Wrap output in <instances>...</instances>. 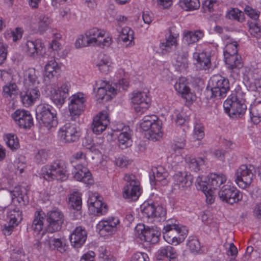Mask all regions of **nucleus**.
Wrapping results in <instances>:
<instances>
[{"label": "nucleus", "mask_w": 261, "mask_h": 261, "mask_svg": "<svg viewBox=\"0 0 261 261\" xmlns=\"http://www.w3.org/2000/svg\"><path fill=\"white\" fill-rule=\"evenodd\" d=\"M41 174L48 181L56 179L64 181L69 176L67 163L63 160H57L50 164L44 166L41 170Z\"/></svg>", "instance_id": "nucleus-1"}, {"label": "nucleus", "mask_w": 261, "mask_h": 261, "mask_svg": "<svg viewBox=\"0 0 261 261\" xmlns=\"http://www.w3.org/2000/svg\"><path fill=\"white\" fill-rule=\"evenodd\" d=\"M36 119L48 130L55 128L58 124L56 110L51 106L43 103L38 105L36 109Z\"/></svg>", "instance_id": "nucleus-2"}, {"label": "nucleus", "mask_w": 261, "mask_h": 261, "mask_svg": "<svg viewBox=\"0 0 261 261\" xmlns=\"http://www.w3.org/2000/svg\"><path fill=\"white\" fill-rule=\"evenodd\" d=\"M162 121L155 115L144 116L140 123L141 128L145 132L146 137L153 141L162 137Z\"/></svg>", "instance_id": "nucleus-3"}, {"label": "nucleus", "mask_w": 261, "mask_h": 261, "mask_svg": "<svg viewBox=\"0 0 261 261\" xmlns=\"http://www.w3.org/2000/svg\"><path fill=\"white\" fill-rule=\"evenodd\" d=\"M240 95L239 92L231 94L223 103L225 112L230 117H241L247 110L245 100Z\"/></svg>", "instance_id": "nucleus-4"}, {"label": "nucleus", "mask_w": 261, "mask_h": 261, "mask_svg": "<svg viewBox=\"0 0 261 261\" xmlns=\"http://www.w3.org/2000/svg\"><path fill=\"white\" fill-rule=\"evenodd\" d=\"M188 233V229L185 226L175 224H167L163 229L165 240L171 244L177 245L182 242Z\"/></svg>", "instance_id": "nucleus-5"}, {"label": "nucleus", "mask_w": 261, "mask_h": 261, "mask_svg": "<svg viewBox=\"0 0 261 261\" xmlns=\"http://www.w3.org/2000/svg\"><path fill=\"white\" fill-rule=\"evenodd\" d=\"M208 87L211 88V97L217 98L225 97L230 90L228 80L219 74L214 75L211 77Z\"/></svg>", "instance_id": "nucleus-6"}, {"label": "nucleus", "mask_w": 261, "mask_h": 261, "mask_svg": "<svg viewBox=\"0 0 261 261\" xmlns=\"http://www.w3.org/2000/svg\"><path fill=\"white\" fill-rule=\"evenodd\" d=\"M125 182L123 189V197L131 200H137L141 194L140 184L135 175L126 173L123 177Z\"/></svg>", "instance_id": "nucleus-7"}, {"label": "nucleus", "mask_w": 261, "mask_h": 261, "mask_svg": "<svg viewBox=\"0 0 261 261\" xmlns=\"http://www.w3.org/2000/svg\"><path fill=\"white\" fill-rule=\"evenodd\" d=\"M140 208L143 216L148 219H155L159 221H164L166 219V208L151 200L145 201L141 205Z\"/></svg>", "instance_id": "nucleus-8"}, {"label": "nucleus", "mask_w": 261, "mask_h": 261, "mask_svg": "<svg viewBox=\"0 0 261 261\" xmlns=\"http://www.w3.org/2000/svg\"><path fill=\"white\" fill-rule=\"evenodd\" d=\"M135 235L141 240L155 244L158 242L161 236V229L156 226L150 227L144 224H138L135 228Z\"/></svg>", "instance_id": "nucleus-9"}, {"label": "nucleus", "mask_w": 261, "mask_h": 261, "mask_svg": "<svg viewBox=\"0 0 261 261\" xmlns=\"http://www.w3.org/2000/svg\"><path fill=\"white\" fill-rule=\"evenodd\" d=\"M227 181L226 176L222 173H211L208 176L207 181L197 179L196 188L197 189H208L210 190H216L218 188L220 190L222 186Z\"/></svg>", "instance_id": "nucleus-10"}, {"label": "nucleus", "mask_w": 261, "mask_h": 261, "mask_svg": "<svg viewBox=\"0 0 261 261\" xmlns=\"http://www.w3.org/2000/svg\"><path fill=\"white\" fill-rule=\"evenodd\" d=\"M218 196L223 201L230 205L242 200V193L234 186L224 185L218 192Z\"/></svg>", "instance_id": "nucleus-11"}, {"label": "nucleus", "mask_w": 261, "mask_h": 261, "mask_svg": "<svg viewBox=\"0 0 261 261\" xmlns=\"http://www.w3.org/2000/svg\"><path fill=\"white\" fill-rule=\"evenodd\" d=\"M68 108L72 120L75 121L84 111L86 99L83 93L78 92L69 98Z\"/></svg>", "instance_id": "nucleus-12"}, {"label": "nucleus", "mask_w": 261, "mask_h": 261, "mask_svg": "<svg viewBox=\"0 0 261 261\" xmlns=\"http://www.w3.org/2000/svg\"><path fill=\"white\" fill-rule=\"evenodd\" d=\"M81 136L80 128L75 123H65L58 131V137L64 143L77 141Z\"/></svg>", "instance_id": "nucleus-13"}, {"label": "nucleus", "mask_w": 261, "mask_h": 261, "mask_svg": "<svg viewBox=\"0 0 261 261\" xmlns=\"http://www.w3.org/2000/svg\"><path fill=\"white\" fill-rule=\"evenodd\" d=\"M253 169L251 166L248 167L246 165H242L236 170L235 182L240 188L245 189L250 186L255 176L252 172Z\"/></svg>", "instance_id": "nucleus-14"}, {"label": "nucleus", "mask_w": 261, "mask_h": 261, "mask_svg": "<svg viewBox=\"0 0 261 261\" xmlns=\"http://www.w3.org/2000/svg\"><path fill=\"white\" fill-rule=\"evenodd\" d=\"M46 217L48 223L47 232L53 233L61 230L64 221V216L61 211L58 209L50 211L47 213Z\"/></svg>", "instance_id": "nucleus-15"}, {"label": "nucleus", "mask_w": 261, "mask_h": 261, "mask_svg": "<svg viewBox=\"0 0 261 261\" xmlns=\"http://www.w3.org/2000/svg\"><path fill=\"white\" fill-rule=\"evenodd\" d=\"M11 117L15 124L19 127L29 129L34 124L33 118L28 111L23 109H17L11 114Z\"/></svg>", "instance_id": "nucleus-16"}, {"label": "nucleus", "mask_w": 261, "mask_h": 261, "mask_svg": "<svg viewBox=\"0 0 261 261\" xmlns=\"http://www.w3.org/2000/svg\"><path fill=\"white\" fill-rule=\"evenodd\" d=\"M120 223L117 217L111 216L103 219L96 225V229L101 235L111 234L117 230V226Z\"/></svg>", "instance_id": "nucleus-17"}, {"label": "nucleus", "mask_w": 261, "mask_h": 261, "mask_svg": "<svg viewBox=\"0 0 261 261\" xmlns=\"http://www.w3.org/2000/svg\"><path fill=\"white\" fill-rule=\"evenodd\" d=\"M44 47V44L41 39L27 40L23 46L26 55L33 59L41 55Z\"/></svg>", "instance_id": "nucleus-18"}, {"label": "nucleus", "mask_w": 261, "mask_h": 261, "mask_svg": "<svg viewBox=\"0 0 261 261\" xmlns=\"http://www.w3.org/2000/svg\"><path fill=\"white\" fill-rule=\"evenodd\" d=\"M110 123V118L108 112L103 110L94 117L91 128L94 134L99 135L107 128Z\"/></svg>", "instance_id": "nucleus-19"}, {"label": "nucleus", "mask_w": 261, "mask_h": 261, "mask_svg": "<svg viewBox=\"0 0 261 261\" xmlns=\"http://www.w3.org/2000/svg\"><path fill=\"white\" fill-rule=\"evenodd\" d=\"M224 59L230 76L234 79H238L240 76V69L243 67L241 56H232Z\"/></svg>", "instance_id": "nucleus-20"}, {"label": "nucleus", "mask_w": 261, "mask_h": 261, "mask_svg": "<svg viewBox=\"0 0 261 261\" xmlns=\"http://www.w3.org/2000/svg\"><path fill=\"white\" fill-rule=\"evenodd\" d=\"M20 93L21 100L24 106L29 107L35 103L39 99L40 93L38 88H27Z\"/></svg>", "instance_id": "nucleus-21"}, {"label": "nucleus", "mask_w": 261, "mask_h": 261, "mask_svg": "<svg viewBox=\"0 0 261 261\" xmlns=\"http://www.w3.org/2000/svg\"><path fill=\"white\" fill-rule=\"evenodd\" d=\"M132 102L137 105L135 109L138 112H144L150 106V98L144 92H136L133 93Z\"/></svg>", "instance_id": "nucleus-22"}, {"label": "nucleus", "mask_w": 261, "mask_h": 261, "mask_svg": "<svg viewBox=\"0 0 261 261\" xmlns=\"http://www.w3.org/2000/svg\"><path fill=\"white\" fill-rule=\"evenodd\" d=\"M152 175H149L150 182L151 185L159 184L161 185H166L168 181L167 177L169 175L167 170L162 166L154 167L151 170Z\"/></svg>", "instance_id": "nucleus-23"}, {"label": "nucleus", "mask_w": 261, "mask_h": 261, "mask_svg": "<svg viewBox=\"0 0 261 261\" xmlns=\"http://www.w3.org/2000/svg\"><path fill=\"white\" fill-rule=\"evenodd\" d=\"M87 238V233L85 228L82 226L76 227L70 234V241L74 248L81 247L85 243Z\"/></svg>", "instance_id": "nucleus-24"}, {"label": "nucleus", "mask_w": 261, "mask_h": 261, "mask_svg": "<svg viewBox=\"0 0 261 261\" xmlns=\"http://www.w3.org/2000/svg\"><path fill=\"white\" fill-rule=\"evenodd\" d=\"M74 168L77 170L74 175V178L75 179L87 185L93 184L94 180L92 174L86 167L79 164L76 165Z\"/></svg>", "instance_id": "nucleus-25"}, {"label": "nucleus", "mask_w": 261, "mask_h": 261, "mask_svg": "<svg viewBox=\"0 0 261 261\" xmlns=\"http://www.w3.org/2000/svg\"><path fill=\"white\" fill-rule=\"evenodd\" d=\"M193 58L196 61L195 64L196 67L200 70H206L210 68L211 56L206 51L194 53Z\"/></svg>", "instance_id": "nucleus-26"}, {"label": "nucleus", "mask_w": 261, "mask_h": 261, "mask_svg": "<svg viewBox=\"0 0 261 261\" xmlns=\"http://www.w3.org/2000/svg\"><path fill=\"white\" fill-rule=\"evenodd\" d=\"M177 253L176 249L171 246H166L161 247L156 252V258L162 260L167 258L169 261H176Z\"/></svg>", "instance_id": "nucleus-27"}, {"label": "nucleus", "mask_w": 261, "mask_h": 261, "mask_svg": "<svg viewBox=\"0 0 261 261\" xmlns=\"http://www.w3.org/2000/svg\"><path fill=\"white\" fill-rule=\"evenodd\" d=\"M35 68H29L24 73V84L27 88H38L39 84Z\"/></svg>", "instance_id": "nucleus-28"}, {"label": "nucleus", "mask_w": 261, "mask_h": 261, "mask_svg": "<svg viewBox=\"0 0 261 261\" xmlns=\"http://www.w3.org/2000/svg\"><path fill=\"white\" fill-rule=\"evenodd\" d=\"M174 184L179 188H186L192 185V178L190 174L178 172L173 176Z\"/></svg>", "instance_id": "nucleus-29"}, {"label": "nucleus", "mask_w": 261, "mask_h": 261, "mask_svg": "<svg viewBox=\"0 0 261 261\" xmlns=\"http://www.w3.org/2000/svg\"><path fill=\"white\" fill-rule=\"evenodd\" d=\"M120 132L118 136L119 146L122 149H124L131 145L132 140L129 127L123 126L120 129Z\"/></svg>", "instance_id": "nucleus-30"}, {"label": "nucleus", "mask_w": 261, "mask_h": 261, "mask_svg": "<svg viewBox=\"0 0 261 261\" xmlns=\"http://www.w3.org/2000/svg\"><path fill=\"white\" fill-rule=\"evenodd\" d=\"M45 217V215L42 211L35 213L31 229L36 234H39L43 230Z\"/></svg>", "instance_id": "nucleus-31"}, {"label": "nucleus", "mask_w": 261, "mask_h": 261, "mask_svg": "<svg viewBox=\"0 0 261 261\" xmlns=\"http://www.w3.org/2000/svg\"><path fill=\"white\" fill-rule=\"evenodd\" d=\"M100 198V197H95L94 201L92 198L88 200L89 206L93 207V211L97 216L105 215L108 211V206L103 203Z\"/></svg>", "instance_id": "nucleus-32"}, {"label": "nucleus", "mask_w": 261, "mask_h": 261, "mask_svg": "<svg viewBox=\"0 0 261 261\" xmlns=\"http://www.w3.org/2000/svg\"><path fill=\"white\" fill-rule=\"evenodd\" d=\"M111 59L109 56L105 54L99 55L96 66L101 73H108L111 70Z\"/></svg>", "instance_id": "nucleus-33"}, {"label": "nucleus", "mask_w": 261, "mask_h": 261, "mask_svg": "<svg viewBox=\"0 0 261 261\" xmlns=\"http://www.w3.org/2000/svg\"><path fill=\"white\" fill-rule=\"evenodd\" d=\"M176 91L181 94L182 97L187 101H193L195 98L194 95L190 91V88L184 82H177L174 85Z\"/></svg>", "instance_id": "nucleus-34"}, {"label": "nucleus", "mask_w": 261, "mask_h": 261, "mask_svg": "<svg viewBox=\"0 0 261 261\" xmlns=\"http://www.w3.org/2000/svg\"><path fill=\"white\" fill-rule=\"evenodd\" d=\"M188 52L187 46L184 45L180 50L177 51L176 65L181 69H185L188 66Z\"/></svg>", "instance_id": "nucleus-35"}, {"label": "nucleus", "mask_w": 261, "mask_h": 261, "mask_svg": "<svg viewBox=\"0 0 261 261\" xmlns=\"http://www.w3.org/2000/svg\"><path fill=\"white\" fill-rule=\"evenodd\" d=\"M85 35L87 37L91 44L93 45L96 43H100L102 42L100 38H103L105 34L103 31L94 28L86 31Z\"/></svg>", "instance_id": "nucleus-36"}, {"label": "nucleus", "mask_w": 261, "mask_h": 261, "mask_svg": "<svg viewBox=\"0 0 261 261\" xmlns=\"http://www.w3.org/2000/svg\"><path fill=\"white\" fill-rule=\"evenodd\" d=\"M45 76L49 79L57 76L60 72V68L55 59L48 61L45 68Z\"/></svg>", "instance_id": "nucleus-37"}, {"label": "nucleus", "mask_w": 261, "mask_h": 261, "mask_svg": "<svg viewBox=\"0 0 261 261\" xmlns=\"http://www.w3.org/2000/svg\"><path fill=\"white\" fill-rule=\"evenodd\" d=\"M250 118L254 124L261 121V101H256L249 108Z\"/></svg>", "instance_id": "nucleus-38"}, {"label": "nucleus", "mask_w": 261, "mask_h": 261, "mask_svg": "<svg viewBox=\"0 0 261 261\" xmlns=\"http://www.w3.org/2000/svg\"><path fill=\"white\" fill-rule=\"evenodd\" d=\"M203 35V33L199 30L194 32L190 31L185 35L183 38V42L186 44L185 46H187V45L196 42L202 38Z\"/></svg>", "instance_id": "nucleus-39"}, {"label": "nucleus", "mask_w": 261, "mask_h": 261, "mask_svg": "<svg viewBox=\"0 0 261 261\" xmlns=\"http://www.w3.org/2000/svg\"><path fill=\"white\" fill-rule=\"evenodd\" d=\"M178 4L181 9L187 11L197 10L200 6L199 0H179Z\"/></svg>", "instance_id": "nucleus-40"}, {"label": "nucleus", "mask_w": 261, "mask_h": 261, "mask_svg": "<svg viewBox=\"0 0 261 261\" xmlns=\"http://www.w3.org/2000/svg\"><path fill=\"white\" fill-rule=\"evenodd\" d=\"M187 163L190 170L194 172H197L200 170L201 165H203L205 162L204 158H194L188 157L186 159Z\"/></svg>", "instance_id": "nucleus-41"}, {"label": "nucleus", "mask_w": 261, "mask_h": 261, "mask_svg": "<svg viewBox=\"0 0 261 261\" xmlns=\"http://www.w3.org/2000/svg\"><path fill=\"white\" fill-rule=\"evenodd\" d=\"M69 204L73 209L79 211L82 207V198L81 194L77 192H74L69 197Z\"/></svg>", "instance_id": "nucleus-42"}, {"label": "nucleus", "mask_w": 261, "mask_h": 261, "mask_svg": "<svg viewBox=\"0 0 261 261\" xmlns=\"http://www.w3.org/2000/svg\"><path fill=\"white\" fill-rule=\"evenodd\" d=\"M226 17L229 19L234 20L240 22L245 20L244 13L237 8H232L229 10L226 13Z\"/></svg>", "instance_id": "nucleus-43"}, {"label": "nucleus", "mask_w": 261, "mask_h": 261, "mask_svg": "<svg viewBox=\"0 0 261 261\" xmlns=\"http://www.w3.org/2000/svg\"><path fill=\"white\" fill-rule=\"evenodd\" d=\"M50 157L48 150L41 149L38 150L34 156L35 162L38 164L45 163Z\"/></svg>", "instance_id": "nucleus-44"}, {"label": "nucleus", "mask_w": 261, "mask_h": 261, "mask_svg": "<svg viewBox=\"0 0 261 261\" xmlns=\"http://www.w3.org/2000/svg\"><path fill=\"white\" fill-rule=\"evenodd\" d=\"M50 99L57 106H62L65 102L67 98L57 89H53L50 91Z\"/></svg>", "instance_id": "nucleus-45"}, {"label": "nucleus", "mask_w": 261, "mask_h": 261, "mask_svg": "<svg viewBox=\"0 0 261 261\" xmlns=\"http://www.w3.org/2000/svg\"><path fill=\"white\" fill-rule=\"evenodd\" d=\"M97 94L96 97L97 100L99 102L103 101H108L111 98V94H113L115 91L112 90H107L106 89L103 88H96Z\"/></svg>", "instance_id": "nucleus-46"}, {"label": "nucleus", "mask_w": 261, "mask_h": 261, "mask_svg": "<svg viewBox=\"0 0 261 261\" xmlns=\"http://www.w3.org/2000/svg\"><path fill=\"white\" fill-rule=\"evenodd\" d=\"M51 22V19L48 16L41 15L39 16L38 22V30L40 33H43L46 31L49 28Z\"/></svg>", "instance_id": "nucleus-47"}, {"label": "nucleus", "mask_w": 261, "mask_h": 261, "mask_svg": "<svg viewBox=\"0 0 261 261\" xmlns=\"http://www.w3.org/2000/svg\"><path fill=\"white\" fill-rule=\"evenodd\" d=\"M238 44L236 42L229 43L226 44L224 51V58L231 56H240L238 54Z\"/></svg>", "instance_id": "nucleus-48"}, {"label": "nucleus", "mask_w": 261, "mask_h": 261, "mask_svg": "<svg viewBox=\"0 0 261 261\" xmlns=\"http://www.w3.org/2000/svg\"><path fill=\"white\" fill-rule=\"evenodd\" d=\"M17 86L14 83H9L8 85L4 86L3 88V96L5 97H12L15 95L17 91Z\"/></svg>", "instance_id": "nucleus-49"}, {"label": "nucleus", "mask_w": 261, "mask_h": 261, "mask_svg": "<svg viewBox=\"0 0 261 261\" xmlns=\"http://www.w3.org/2000/svg\"><path fill=\"white\" fill-rule=\"evenodd\" d=\"M119 38L124 42H126L128 41H132L134 39L133 30L129 27H124L121 30Z\"/></svg>", "instance_id": "nucleus-50"}, {"label": "nucleus", "mask_w": 261, "mask_h": 261, "mask_svg": "<svg viewBox=\"0 0 261 261\" xmlns=\"http://www.w3.org/2000/svg\"><path fill=\"white\" fill-rule=\"evenodd\" d=\"M21 212L18 208H15L7 212V219L9 222L11 224L17 225V220L21 218Z\"/></svg>", "instance_id": "nucleus-51"}, {"label": "nucleus", "mask_w": 261, "mask_h": 261, "mask_svg": "<svg viewBox=\"0 0 261 261\" xmlns=\"http://www.w3.org/2000/svg\"><path fill=\"white\" fill-rule=\"evenodd\" d=\"M50 244L54 246L55 249L61 253L65 252L68 248V246L60 239H53L50 241Z\"/></svg>", "instance_id": "nucleus-52"}, {"label": "nucleus", "mask_w": 261, "mask_h": 261, "mask_svg": "<svg viewBox=\"0 0 261 261\" xmlns=\"http://www.w3.org/2000/svg\"><path fill=\"white\" fill-rule=\"evenodd\" d=\"M6 143L12 150H16L19 146L17 136L14 134H9L6 136Z\"/></svg>", "instance_id": "nucleus-53"}, {"label": "nucleus", "mask_w": 261, "mask_h": 261, "mask_svg": "<svg viewBox=\"0 0 261 261\" xmlns=\"http://www.w3.org/2000/svg\"><path fill=\"white\" fill-rule=\"evenodd\" d=\"M174 27L169 28L168 30L169 34L166 35L165 40L173 44V45H175V47H176L178 44L177 38L178 34L174 32Z\"/></svg>", "instance_id": "nucleus-54"}, {"label": "nucleus", "mask_w": 261, "mask_h": 261, "mask_svg": "<svg viewBox=\"0 0 261 261\" xmlns=\"http://www.w3.org/2000/svg\"><path fill=\"white\" fill-rule=\"evenodd\" d=\"M249 32L254 37L261 35V25L255 22H248Z\"/></svg>", "instance_id": "nucleus-55"}, {"label": "nucleus", "mask_w": 261, "mask_h": 261, "mask_svg": "<svg viewBox=\"0 0 261 261\" xmlns=\"http://www.w3.org/2000/svg\"><path fill=\"white\" fill-rule=\"evenodd\" d=\"M194 135L198 140H201L204 136V127L201 123L196 122L194 126Z\"/></svg>", "instance_id": "nucleus-56"}, {"label": "nucleus", "mask_w": 261, "mask_h": 261, "mask_svg": "<svg viewBox=\"0 0 261 261\" xmlns=\"http://www.w3.org/2000/svg\"><path fill=\"white\" fill-rule=\"evenodd\" d=\"M175 143L172 145V149L175 152L180 153V151L184 148L186 145V140L182 137L177 138L174 141Z\"/></svg>", "instance_id": "nucleus-57"}, {"label": "nucleus", "mask_w": 261, "mask_h": 261, "mask_svg": "<svg viewBox=\"0 0 261 261\" xmlns=\"http://www.w3.org/2000/svg\"><path fill=\"white\" fill-rule=\"evenodd\" d=\"M100 88L106 89L107 90H112V91H115V88L112 87L109 82L102 80H99L95 82V85L93 86V90L95 91L96 88Z\"/></svg>", "instance_id": "nucleus-58"}, {"label": "nucleus", "mask_w": 261, "mask_h": 261, "mask_svg": "<svg viewBox=\"0 0 261 261\" xmlns=\"http://www.w3.org/2000/svg\"><path fill=\"white\" fill-rule=\"evenodd\" d=\"M91 45L87 37L85 35V36L80 35L75 42V46L76 48H82Z\"/></svg>", "instance_id": "nucleus-59"}, {"label": "nucleus", "mask_w": 261, "mask_h": 261, "mask_svg": "<svg viewBox=\"0 0 261 261\" xmlns=\"http://www.w3.org/2000/svg\"><path fill=\"white\" fill-rule=\"evenodd\" d=\"M244 12L246 15L254 20H257L260 15L259 11L256 9H253L252 7L249 6H246L245 7Z\"/></svg>", "instance_id": "nucleus-60"}, {"label": "nucleus", "mask_w": 261, "mask_h": 261, "mask_svg": "<svg viewBox=\"0 0 261 261\" xmlns=\"http://www.w3.org/2000/svg\"><path fill=\"white\" fill-rule=\"evenodd\" d=\"M187 246L192 252H198L200 249V243L196 239L189 240L187 243Z\"/></svg>", "instance_id": "nucleus-61"}, {"label": "nucleus", "mask_w": 261, "mask_h": 261, "mask_svg": "<svg viewBox=\"0 0 261 261\" xmlns=\"http://www.w3.org/2000/svg\"><path fill=\"white\" fill-rule=\"evenodd\" d=\"M131 261H149V258L146 253L138 252L133 254Z\"/></svg>", "instance_id": "nucleus-62"}, {"label": "nucleus", "mask_w": 261, "mask_h": 261, "mask_svg": "<svg viewBox=\"0 0 261 261\" xmlns=\"http://www.w3.org/2000/svg\"><path fill=\"white\" fill-rule=\"evenodd\" d=\"M159 47L162 53L165 54L171 52L172 49V47H175V45L165 40V42L160 43Z\"/></svg>", "instance_id": "nucleus-63"}, {"label": "nucleus", "mask_w": 261, "mask_h": 261, "mask_svg": "<svg viewBox=\"0 0 261 261\" xmlns=\"http://www.w3.org/2000/svg\"><path fill=\"white\" fill-rule=\"evenodd\" d=\"M7 53V45L0 41V64L6 60Z\"/></svg>", "instance_id": "nucleus-64"}]
</instances>
